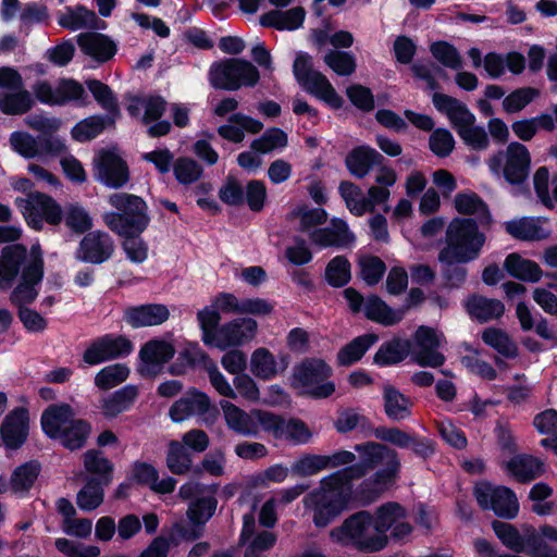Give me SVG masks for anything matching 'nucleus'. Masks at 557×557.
Returning <instances> with one entry per match:
<instances>
[{"instance_id": "nucleus-51", "label": "nucleus", "mask_w": 557, "mask_h": 557, "mask_svg": "<svg viewBox=\"0 0 557 557\" xmlns=\"http://www.w3.org/2000/svg\"><path fill=\"white\" fill-rule=\"evenodd\" d=\"M166 467L176 475H183L191 469V455L188 449L177 441H171L166 453Z\"/></svg>"}, {"instance_id": "nucleus-29", "label": "nucleus", "mask_w": 557, "mask_h": 557, "mask_svg": "<svg viewBox=\"0 0 557 557\" xmlns=\"http://www.w3.org/2000/svg\"><path fill=\"white\" fill-rule=\"evenodd\" d=\"M413 401L394 385L383 387L384 413L391 421L409 419L412 414Z\"/></svg>"}, {"instance_id": "nucleus-58", "label": "nucleus", "mask_w": 557, "mask_h": 557, "mask_svg": "<svg viewBox=\"0 0 557 557\" xmlns=\"http://www.w3.org/2000/svg\"><path fill=\"white\" fill-rule=\"evenodd\" d=\"M336 419L334 420V429L339 434H347L358 426L364 430L369 426L370 420L360 414L356 408H343L337 410Z\"/></svg>"}, {"instance_id": "nucleus-5", "label": "nucleus", "mask_w": 557, "mask_h": 557, "mask_svg": "<svg viewBox=\"0 0 557 557\" xmlns=\"http://www.w3.org/2000/svg\"><path fill=\"white\" fill-rule=\"evenodd\" d=\"M333 374V368L324 359L306 357L293 369L292 386L304 388L301 395L310 399H326L336 391L334 381L330 380Z\"/></svg>"}, {"instance_id": "nucleus-64", "label": "nucleus", "mask_w": 557, "mask_h": 557, "mask_svg": "<svg viewBox=\"0 0 557 557\" xmlns=\"http://www.w3.org/2000/svg\"><path fill=\"white\" fill-rule=\"evenodd\" d=\"M176 181L182 185H189L200 178L202 166L190 158H178L173 166Z\"/></svg>"}, {"instance_id": "nucleus-17", "label": "nucleus", "mask_w": 557, "mask_h": 557, "mask_svg": "<svg viewBox=\"0 0 557 557\" xmlns=\"http://www.w3.org/2000/svg\"><path fill=\"white\" fill-rule=\"evenodd\" d=\"M170 318V310L166 305L147 302L128 306L123 310V321L132 329L158 326Z\"/></svg>"}, {"instance_id": "nucleus-43", "label": "nucleus", "mask_w": 557, "mask_h": 557, "mask_svg": "<svg viewBox=\"0 0 557 557\" xmlns=\"http://www.w3.org/2000/svg\"><path fill=\"white\" fill-rule=\"evenodd\" d=\"M482 341L485 345L495 349L507 359L518 357V346L502 329L490 326L482 332Z\"/></svg>"}, {"instance_id": "nucleus-3", "label": "nucleus", "mask_w": 557, "mask_h": 557, "mask_svg": "<svg viewBox=\"0 0 557 557\" xmlns=\"http://www.w3.org/2000/svg\"><path fill=\"white\" fill-rule=\"evenodd\" d=\"M474 218H454L446 230L445 245L440 249L447 262L476 260L486 243V235L480 231Z\"/></svg>"}, {"instance_id": "nucleus-61", "label": "nucleus", "mask_w": 557, "mask_h": 557, "mask_svg": "<svg viewBox=\"0 0 557 557\" xmlns=\"http://www.w3.org/2000/svg\"><path fill=\"white\" fill-rule=\"evenodd\" d=\"M323 60L339 76H349L357 67L354 54L347 51L330 50Z\"/></svg>"}, {"instance_id": "nucleus-21", "label": "nucleus", "mask_w": 557, "mask_h": 557, "mask_svg": "<svg viewBox=\"0 0 557 557\" xmlns=\"http://www.w3.org/2000/svg\"><path fill=\"white\" fill-rule=\"evenodd\" d=\"M504 469L518 483H530L546 471L545 463L540 458L530 454H515L508 461L504 463Z\"/></svg>"}, {"instance_id": "nucleus-44", "label": "nucleus", "mask_w": 557, "mask_h": 557, "mask_svg": "<svg viewBox=\"0 0 557 557\" xmlns=\"http://www.w3.org/2000/svg\"><path fill=\"white\" fill-rule=\"evenodd\" d=\"M62 222L74 235H86L94 226L89 212L78 203H69L65 207Z\"/></svg>"}, {"instance_id": "nucleus-46", "label": "nucleus", "mask_w": 557, "mask_h": 557, "mask_svg": "<svg viewBox=\"0 0 557 557\" xmlns=\"http://www.w3.org/2000/svg\"><path fill=\"white\" fill-rule=\"evenodd\" d=\"M250 371L264 381L275 377L278 371L274 355L268 348H257L250 358Z\"/></svg>"}, {"instance_id": "nucleus-15", "label": "nucleus", "mask_w": 557, "mask_h": 557, "mask_svg": "<svg viewBox=\"0 0 557 557\" xmlns=\"http://www.w3.org/2000/svg\"><path fill=\"white\" fill-rule=\"evenodd\" d=\"M29 435V411L26 407L13 408L0 424V438L5 449L17 450Z\"/></svg>"}, {"instance_id": "nucleus-28", "label": "nucleus", "mask_w": 557, "mask_h": 557, "mask_svg": "<svg viewBox=\"0 0 557 557\" xmlns=\"http://www.w3.org/2000/svg\"><path fill=\"white\" fill-rule=\"evenodd\" d=\"M117 116L94 114L78 121L71 129L72 138L77 143H86L97 138L108 127L114 126Z\"/></svg>"}, {"instance_id": "nucleus-26", "label": "nucleus", "mask_w": 557, "mask_h": 557, "mask_svg": "<svg viewBox=\"0 0 557 557\" xmlns=\"http://www.w3.org/2000/svg\"><path fill=\"white\" fill-rule=\"evenodd\" d=\"M91 431L92 425L88 420L74 418L52 441L59 442L63 448L70 451H76L86 446Z\"/></svg>"}, {"instance_id": "nucleus-10", "label": "nucleus", "mask_w": 557, "mask_h": 557, "mask_svg": "<svg viewBox=\"0 0 557 557\" xmlns=\"http://www.w3.org/2000/svg\"><path fill=\"white\" fill-rule=\"evenodd\" d=\"M191 416L202 417L207 424H213L220 416V410L211 403L208 394L196 387H189L171 405L169 417L174 423H181Z\"/></svg>"}, {"instance_id": "nucleus-42", "label": "nucleus", "mask_w": 557, "mask_h": 557, "mask_svg": "<svg viewBox=\"0 0 557 557\" xmlns=\"http://www.w3.org/2000/svg\"><path fill=\"white\" fill-rule=\"evenodd\" d=\"M463 144L475 151L486 150L490 146L487 132L483 126L475 125V115L471 122H458L454 126Z\"/></svg>"}, {"instance_id": "nucleus-52", "label": "nucleus", "mask_w": 557, "mask_h": 557, "mask_svg": "<svg viewBox=\"0 0 557 557\" xmlns=\"http://www.w3.org/2000/svg\"><path fill=\"white\" fill-rule=\"evenodd\" d=\"M492 529L505 547L516 554H524L527 547L523 545L521 533L516 525L505 521L494 520L492 522Z\"/></svg>"}, {"instance_id": "nucleus-23", "label": "nucleus", "mask_w": 557, "mask_h": 557, "mask_svg": "<svg viewBox=\"0 0 557 557\" xmlns=\"http://www.w3.org/2000/svg\"><path fill=\"white\" fill-rule=\"evenodd\" d=\"M455 209L458 213L471 218L476 215L478 223L488 230L494 223L493 215L488 205L474 191L458 193L454 200Z\"/></svg>"}, {"instance_id": "nucleus-54", "label": "nucleus", "mask_w": 557, "mask_h": 557, "mask_svg": "<svg viewBox=\"0 0 557 557\" xmlns=\"http://www.w3.org/2000/svg\"><path fill=\"white\" fill-rule=\"evenodd\" d=\"M350 269V262L345 256H336L325 268V281L334 288L344 287L351 280Z\"/></svg>"}, {"instance_id": "nucleus-45", "label": "nucleus", "mask_w": 557, "mask_h": 557, "mask_svg": "<svg viewBox=\"0 0 557 557\" xmlns=\"http://www.w3.org/2000/svg\"><path fill=\"white\" fill-rule=\"evenodd\" d=\"M96 102L107 111V114L120 117L121 111L117 98L109 85L96 78L85 82Z\"/></svg>"}, {"instance_id": "nucleus-12", "label": "nucleus", "mask_w": 557, "mask_h": 557, "mask_svg": "<svg viewBox=\"0 0 557 557\" xmlns=\"http://www.w3.org/2000/svg\"><path fill=\"white\" fill-rule=\"evenodd\" d=\"M131 177L127 162L113 149H101L94 159V178L112 189L124 187Z\"/></svg>"}, {"instance_id": "nucleus-35", "label": "nucleus", "mask_w": 557, "mask_h": 557, "mask_svg": "<svg viewBox=\"0 0 557 557\" xmlns=\"http://www.w3.org/2000/svg\"><path fill=\"white\" fill-rule=\"evenodd\" d=\"M301 86L308 94L324 101L335 110L341 109L344 104L343 98L336 92L327 77L321 72H315L313 77H310L307 84H302Z\"/></svg>"}, {"instance_id": "nucleus-31", "label": "nucleus", "mask_w": 557, "mask_h": 557, "mask_svg": "<svg viewBox=\"0 0 557 557\" xmlns=\"http://www.w3.org/2000/svg\"><path fill=\"white\" fill-rule=\"evenodd\" d=\"M305 17L306 11L302 7L286 11L271 10L260 16V24L277 30H295L302 26Z\"/></svg>"}, {"instance_id": "nucleus-8", "label": "nucleus", "mask_w": 557, "mask_h": 557, "mask_svg": "<svg viewBox=\"0 0 557 557\" xmlns=\"http://www.w3.org/2000/svg\"><path fill=\"white\" fill-rule=\"evenodd\" d=\"M473 496L481 509L492 510L498 518L512 520L518 516V498L510 487L481 481L475 484Z\"/></svg>"}, {"instance_id": "nucleus-33", "label": "nucleus", "mask_w": 557, "mask_h": 557, "mask_svg": "<svg viewBox=\"0 0 557 557\" xmlns=\"http://www.w3.org/2000/svg\"><path fill=\"white\" fill-rule=\"evenodd\" d=\"M503 267L509 276L522 282L537 283L543 276V271L535 261L525 259L518 252L507 255Z\"/></svg>"}, {"instance_id": "nucleus-53", "label": "nucleus", "mask_w": 557, "mask_h": 557, "mask_svg": "<svg viewBox=\"0 0 557 557\" xmlns=\"http://www.w3.org/2000/svg\"><path fill=\"white\" fill-rule=\"evenodd\" d=\"M437 260L442 265L441 275L444 286L448 289H459L467 281L468 270L465 264L469 263V261H444L441 251H438Z\"/></svg>"}, {"instance_id": "nucleus-9", "label": "nucleus", "mask_w": 557, "mask_h": 557, "mask_svg": "<svg viewBox=\"0 0 557 557\" xmlns=\"http://www.w3.org/2000/svg\"><path fill=\"white\" fill-rule=\"evenodd\" d=\"M45 274V261L42 249L39 243L30 246L29 258L22 269L21 282L15 286L10 295L13 305L21 306L33 304L38 290L36 285L40 284Z\"/></svg>"}, {"instance_id": "nucleus-37", "label": "nucleus", "mask_w": 557, "mask_h": 557, "mask_svg": "<svg viewBox=\"0 0 557 557\" xmlns=\"http://www.w3.org/2000/svg\"><path fill=\"white\" fill-rule=\"evenodd\" d=\"M41 471L37 459L28 460L17 466L10 478V487L14 494L27 493L34 486Z\"/></svg>"}, {"instance_id": "nucleus-60", "label": "nucleus", "mask_w": 557, "mask_h": 557, "mask_svg": "<svg viewBox=\"0 0 557 557\" xmlns=\"http://www.w3.org/2000/svg\"><path fill=\"white\" fill-rule=\"evenodd\" d=\"M197 319L202 331V342L205 345L212 347L220 329V312L215 309H211L210 307H205L198 311Z\"/></svg>"}, {"instance_id": "nucleus-41", "label": "nucleus", "mask_w": 557, "mask_h": 557, "mask_svg": "<svg viewBox=\"0 0 557 557\" xmlns=\"http://www.w3.org/2000/svg\"><path fill=\"white\" fill-rule=\"evenodd\" d=\"M403 517H405V508L399 503L387 502L377 507L373 515V528L376 535L383 536L388 542L387 531Z\"/></svg>"}, {"instance_id": "nucleus-59", "label": "nucleus", "mask_w": 557, "mask_h": 557, "mask_svg": "<svg viewBox=\"0 0 557 557\" xmlns=\"http://www.w3.org/2000/svg\"><path fill=\"white\" fill-rule=\"evenodd\" d=\"M358 264L360 276L368 286L379 284L387 269L385 262L377 256L361 257Z\"/></svg>"}, {"instance_id": "nucleus-48", "label": "nucleus", "mask_w": 557, "mask_h": 557, "mask_svg": "<svg viewBox=\"0 0 557 557\" xmlns=\"http://www.w3.org/2000/svg\"><path fill=\"white\" fill-rule=\"evenodd\" d=\"M129 373L131 370L125 363L109 364L97 372L94 383L100 391H109L125 382Z\"/></svg>"}, {"instance_id": "nucleus-7", "label": "nucleus", "mask_w": 557, "mask_h": 557, "mask_svg": "<svg viewBox=\"0 0 557 557\" xmlns=\"http://www.w3.org/2000/svg\"><path fill=\"white\" fill-rule=\"evenodd\" d=\"M134 343L124 334L106 333L92 338L86 346L82 361L95 367L101 363L128 357Z\"/></svg>"}, {"instance_id": "nucleus-16", "label": "nucleus", "mask_w": 557, "mask_h": 557, "mask_svg": "<svg viewBox=\"0 0 557 557\" xmlns=\"http://www.w3.org/2000/svg\"><path fill=\"white\" fill-rule=\"evenodd\" d=\"M114 252V242L112 237L103 231H91L81 239L75 252L77 260L90 263L101 264L111 259Z\"/></svg>"}, {"instance_id": "nucleus-2", "label": "nucleus", "mask_w": 557, "mask_h": 557, "mask_svg": "<svg viewBox=\"0 0 557 557\" xmlns=\"http://www.w3.org/2000/svg\"><path fill=\"white\" fill-rule=\"evenodd\" d=\"M108 203L114 209L103 213L104 225L116 235L143 234L151 218L146 200L135 194L119 191L109 195Z\"/></svg>"}, {"instance_id": "nucleus-56", "label": "nucleus", "mask_w": 557, "mask_h": 557, "mask_svg": "<svg viewBox=\"0 0 557 557\" xmlns=\"http://www.w3.org/2000/svg\"><path fill=\"white\" fill-rule=\"evenodd\" d=\"M288 144V136L280 127L268 128L259 138L253 139L250 147L258 153H269L274 149L285 148Z\"/></svg>"}, {"instance_id": "nucleus-13", "label": "nucleus", "mask_w": 557, "mask_h": 557, "mask_svg": "<svg viewBox=\"0 0 557 557\" xmlns=\"http://www.w3.org/2000/svg\"><path fill=\"white\" fill-rule=\"evenodd\" d=\"M530 169L531 154L528 148L521 143L511 141L507 146L503 176L508 184L518 187V191L513 195L531 196L530 187L527 184Z\"/></svg>"}, {"instance_id": "nucleus-57", "label": "nucleus", "mask_w": 557, "mask_h": 557, "mask_svg": "<svg viewBox=\"0 0 557 557\" xmlns=\"http://www.w3.org/2000/svg\"><path fill=\"white\" fill-rule=\"evenodd\" d=\"M200 360L206 366L211 385L221 395L230 399L237 397L236 392L233 389L226 377L218 369L216 364L210 359L206 351H198Z\"/></svg>"}, {"instance_id": "nucleus-36", "label": "nucleus", "mask_w": 557, "mask_h": 557, "mask_svg": "<svg viewBox=\"0 0 557 557\" xmlns=\"http://www.w3.org/2000/svg\"><path fill=\"white\" fill-rule=\"evenodd\" d=\"M432 102L437 111L446 114L453 127L458 122H471L473 119V113L469 108L455 97L435 92Z\"/></svg>"}, {"instance_id": "nucleus-1", "label": "nucleus", "mask_w": 557, "mask_h": 557, "mask_svg": "<svg viewBox=\"0 0 557 557\" xmlns=\"http://www.w3.org/2000/svg\"><path fill=\"white\" fill-rule=\"evenodd\" d=\"M354 450L359 456L358 463L324 476L320 488L305 498L319 529L326 528L345 510L374 504L400 480L401 461L395 448L367 441L356 444Z\"/></svg>"}, {"instance_id": "nucleus-39", "label": "nucleus", "mask_w": 557, "mask_h": 557, "mask_svg": "<svg viewBox=\"0 0 557 557\" xmlns=\"http://www.w3.org/2000/svg\"><path fill=\"white\" fill-rule=\"evenodd\" d=\"M84 468L91 474L88 479H97L101 484L109 485L113 480L114 466L102 456L101 450H87L84 454Z\"/></svg>"}, {"instance_id": "nucleus-18", "label": "nucleus", "mask_w": 557, "mask_h": 557, "mask_svg": "<svg viewBox=\"0 0 557 557\" xmlns=\"http://www.w3.org/2000/svg\"><path fill=\"white\" fill-rule=\"evenodd\" d=\"M29 252L24 244H10L0 253V289L8 290L22 275V269L28 261Z\"/></svg>"}, {"instance_id": "nucleus-30", "label": "nucleus", "mask_w": 557, "mask_h": 557, "mask_svg": "<svg viewBox=\"0 0 557 557\" xmlns=\"http://www.w3.org/2000/svg\"><path fill=\"white\" fill-rule=\"evenodd\" d=\"M379 339L380 337L375 333H366L352 338L337 351V366L350 367L357 363Z\"/></svg>"}, {"instance_id": "nucleus-32", "label": "nucleus", "mask_w": 557, "mask_h": 557, "mask_svg": "<svg viewBox=\"0 0 557 557\" xmlns=\"http://www.w3.org/2000/svg\"><path fill=\"white\" fill-rule=\"evenodd\" d=\"M503 226L508 235L521 242L542 240L548 236L536 216L512 219L504 222Z\"/></svg>"}, {"instance_id": "nucleus-49", "label": "nucleus", "mask_w": 557, "mask_h": 557, "mask_svg": "<svg viewBox=\"0 0 557 557\" xmlns=\"http://www.w3.org/2000/svg\"><path fill=\"white\" fill-rule=\"evenodd\" d=\"M104 486L97 479H87L84 486L77 493V506L84 511L97 509L103 503Z\"/></svg>"}, {"instance_id": "nucleus-14", "label": "nucleus", "mask_w": 557, "mask_h": 557, "mask_svg": "<svg viewBox=\"0 0 557 557\" xmlns=\"http://www.w3.org/2000/svg\"><path fill=\"white\" fill-rule=\"evenodd\" d=\"M175 352L172 343L162 338L149 339L138 352V373L145 379L157 377L163 372L164 366L174 358Z\"/></svg>"}, {"instance_id": "nucleus-40", "label": "nucleus", "mask_w": 557, "mask_h": 557, "mask_svg": "<svg viewBox=\"0 0 557 557\" xmlns=\"http://www.w3.org/2000/svg\"><path fill=\"white\" fill-rule=\"evenodd\" d=\"M35 106L33 95L24 87L0 94V111L5 115H23Z\"/></svg>"}, {"instance_id": "nucleus-6", "label": "nucleus", "mask_w": 557, "mask_h": 557, "mask_svg": "<svg viewBox=\"0 0 557 557\" xmlns=\"http://www.w3.org/2000/svg\"><path fill=\"white\" fill-rule=\"evenodd\" d=\"M259 81V70L242 58L214 62L209 70V82L216 90L236 91L242 87H255Z\"/></svg>"}, {"instance_id": "nucleus-47", "label": "nucleus", "mask_w": 557, "mask_h": 557, "mask_svg": "<svg viewBox=\"0 0 557 557\" xmlns=\"http://www.w3.org/2000/svg\"><path fill=\"white\" fill-rule=\"evenodd\" d=\"M33 199L36 203L35 209L39 211L47 224L58 226L62 223L64 210L52 196L41 191H34Z\"/></svg>"}, {"instance_id": "nucleus-50", "label": "nucleus", "mask_w": 557, "mask_h": 557, "mask_svg": "<svg viewBox=\"0 0 557 557\" xmlns=\"http://www.w3.org/2000/svg\"><path fill=\"white\" fill-rule=\"evenodd\" d=\"M55 106H65L72 101L79 102L81 106L87 103V94L84 86L74 78H60L55 87Z\"/></svg>"}, {"instance_id": "nucleus-63", "label": "nucleus", "mask_w": 557, "mask_h": 557, "mask_svg": "<svg viewBox=\"0 0 557 557\" xmlns=\"http://www.w3.org/2000/svg\"><path fill=\"white\" fill-rule=\"evenodd\" d=\"M252 413L257 417L259 430L262 429L267 433H271L274 438L282 440L284 437V428L286 420L281 414L262 409H252Z\"/></svg>"}, {"instance_id": "nucleus-55", "label": "nucleus", "mask_w": 557, "mask_h": 557, "mask_svg": "<svg viewBox=\"0 0 557 557\" xmlns=\"http://www.w3.org/2000/svg\"><path fill=\"white\" fill-rule=\"evenodd\" d=\"M430 52L432 57L443 66L451 70H460L463 65L462 58L458 49L450 42L437 40L431 44Z\"/></svg>"}, {"instance_id": "nucleus-34", "label": "nucleus", "mask_w": 557, "mask_h": 557, "mask_svg": "<svg viewBox=\"0 0 557 557\" xmlns=\"http://www.w3.org/2000/svg\"><path fill=\"white\" fill-rule=\"evenodd\" d=\"M467 311L472 319L486 323L499 319L505 312V305L498 299L473 295L467 301Z\"/></svg>"}, {"instance_id": "nucleus-25", "label": "nucleus", "mask_w": 557, "mask_h": 557, "mask_svg": "<svg viewBox=\"0 0 557 557\" xmlns=\"http://www.w3.org/2000/svg\"><path fill=\"white\" fill-rule=\"evenodd\" d=\"M74 418L75 410L70 404H51L41 413V431L48 438L53 440Z\"/></svg>"}, {"instance_id": "nucleus-38", "label": "nucleus", "mask_w": 557, "mask_h": 557, "mask_svg": "<svg viewBox=\"0 0 557 557\" xmlns=\"http://www.w3.org/2000/svg\"><path fill=\"white\" fill-rule=\"evenodd\" d=\"M364 317L384 326H391L400 322L403 313L396 312L377 295H370L364 304Z\"/></svg>"}, {"instance_id": "nucleus-19", "label": "nucleus", "mask_w": 557, "mask_h": 557, "mask_svg": "<svg viewBox=\"0 0 557 557\" xmlns=\"http://www.w3.org/2000/svg\"><path fill=\"white\" fill-rule=\"evenodd\" d=\"M258 323L252 318H237L220 326L218 336L212 345L221 350L239 346L245 341L255 337Z\"/></svg>"}, {"instance_id": "nucleus-24", "label": "nucleus", "mask_w": 557, "mask_h": 557, "mask_svg": "<svg viewBox=\"0 0 557 557\" xmlns=\"http://www.w3.org/2000/svg\"><path fill=\"white\" fill-rule=\"evenodd\" d=\"M384 157L370 146H357L351 149L346 158L345 165L347 170L357 178L366 177L373 165H380Z\"/></svg>"}, {"instance_id": "nucleus-27", "label": "nucleus", "mask_w": 557, "mask_h": 557, "mask_svg": "<svg viewBox=\"0 0 557 557\" xmlns=\"http://www.w3.org/2000/svg\"><path fill=\"white\" fill-rule=\"evenodd\" d=\"M139 395L137 385L127 384L113 392L101 401V413L106 419H114L122 412L128 411Z\"/></svg>"}, {"instance_id": "nucleus-11", "label": "nucleus", "mask_w": 557, "mask_h": 557, "mask_svg": "<svg viewBox=\"0 0 557 557\" xmlns=\"http://www.w3.org/2000/svg\"><path fill=\"white\" fill-rule=\"evenodd\" d=\"M218 500L214 496L197 497L188 506L186 516L189 524L175 522L172 527V541L180 540L193 542L202 536L205 524L212 518L216 510Z\"/></svg>"}, {"instance_id": "nucleus-62", "label": "nucleus", "mask_w": 557, "mask_h": 557, "mask_svg": "<svg viewBox=\"0 0 557 557\" xmlns=\"http://www.w3.org/2000/svg\"><path fill=\"white\" fill-rule=\"evenodd\" d=\"M540 91L534 87L517 88L507 95L503 100V109L507 113H517L530 104Z\"/></svg>"}, {"instance_id": "nucleus-20", "label": "nucleus", "mask_w": 557, "mask_h": 557, "mask_svg": "<svg viewBox=\"0 0 557 557\" xmlns=\"http://www.w3.org/2000/svg\"><path fill=\"white\" fill-rule=\"evenodd\" d=\"M82 52L98 63H107L117 52V45L108 35L99 32H86L76 36Z\"/></svg>"}, {"instance_id": "nucleus-22", "label": "nucleus", "mask_w": 557, "mask_h": 557, "mask_svg": "<svg viewBox=\"0 0 557 557\" xmlns=\"http://www.w3.org/2000/svg\"><path fill=\"white\" fill-rule=\"evenodd\" d=\"M412 352V341L406 337L393 336L381 344L373 356V364L387 368L400 364Z\"/></svg>"}, {"instance_id": "nucleus-4", "label": "nucleus", "mask_w": 557, "mask_h": 557, "mask_svg": "<svg viewBox=\"0 0 557 557\" xmlns=\"http://www.w3.org/2000/svg\"><path fill=\"white\" fill-rule=\"evenodd\" d=\"M373 515L359 510L347 517L341 525L330 532L332 542L344 547H352L361 553H377L387 546L383 536L376 535Z\"/></svg>"}]
</instances>
